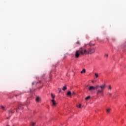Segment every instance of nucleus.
I'll use <instances>...</instances> for the list:
<instances>
[{
    "mask_svg": "<svg viewBox=\"0 0 126 126\" xmlns=\"http://www.w3.org/2000/svg\"><path fill=\"white\" fill-rule=\"evenodd\" d=\"M94 53H95V49L94 48H90L89 49V51H87L83 47H80L79 50L76 51L75 58L78 59L80 57V55H92Z\"/></svg>",
    "mask_w": 126,
    "mask_h": 126,
    "instance_id": "obj_1",
    "label": "nucleus"
},
{
    "mask_svg": "<svg viewBox=\"0 0 126 126\" xmlns=\"http://www.w3.org/2000/svg\"><path fill=\"white\" fill-rule=\"evenodd\" d=\"M106 84H104L102 85H96L95 87L93 86H90L88 88V90L89 91H92V90H96L97 89L96 91V95L97 96H99V94H102L103 92H104V89L106 88Z\"/></svg>",
    "mask_w": 126,
    "mask_h": 126,
    "instance_id": "obj_2",
    "label": "nucleus"
},
{
    "mask_svg": "<svg viewBox=\"0 0 126 126\" xmlns=\"http://www.w3.org/2000/svg\"><path fill=\"white\" fill-rule=\"evenodd\" d=\"M24 109V107H23V105L20 104L18 107V109H17V112L18 113V110H23Z\"/></svg>",
    "mask_w": 126,
    "mask_h": 126,
    "instance_id": "obj_3",
    "label": "nucleus"
},
{
    "mask_svg": "<svg viewBox=\"0 0 126 126\" xmlns=\"http://www.w3.org/2000/svg\"><path fill=\"white\" fill-rule=\"evenodd\" d=\"M51 102L52 103V106H55L57 105V103H56V101H55V99H52Z\"/></svg>",
    "mask_w": 126,
    "mask_h": 126,
    "instance_id": "obj_4",
    "label": "nucleus"
},
{
    "mask_svg": "<svg viewBox=\"0 0 126 126\" xmlns=\"http://www.w3.org/2000/svg\"><path fill=\"white\" fill-rule=\"evenodd\" d=\"M13 113H14L12 110L10 109L8 111V114L10 116H11V115L13 114Z\"/></svg>",
    "mask_w": 126,
    "mask_h": 126,
    "instance_id": "obj_5",
    "label": "nucleus"
},
{
    "mask_svg": "<svg viewBox=\"0 0 126 126\" xmlns=\"http://www.w3.org/2000/svg\"><path fill=\"white\" fill-rule=\"evenodd\" d=\"M111 111H112V109H111V108H107V109H106V113H107V114H109L110 113V112H111Z\"/></svg>",
    "mask_w": 126,
    "mask_h": 126,
    "instance_id": "obj_6",
    "label": "nucleus"
},
{
    "mask_svg": "<svg viewBox=\"0 0 126 126\" xmlns=\"http://www.w3.org/2000/svg\"><path fill=\"white\" fill-rule=\"evenodd\" d=\"M67 88H66V85H64V86L63 87L62 90H63V91H64L65 90H66Z\"/></svg>",
    "mask_w": 126,
    "mask_h": 126,
    "instance_id": "obj_7",
    "label": "nucleus"
},
{
    "mask_svg": "<svg viewBox=\"0 0 126 126\" xmlns=\"http://www.w3.org/2000/svg\"><path fill=\"white\" fill-rule=\"evenodd\" d=\"M0 107H1V109H2V110H3V111H6V109H5V106L1 105Z\"/></svg>",
    "mask_w": 126,
    "mask_h": 126,
    "instance_id": "obj_8",
    "label": "nucleus"
},
{
    "mask_svg": "<svg viewBox=\"0 0 126 126\" xmlns=\"http://www.w3.org/2000/svg\"><path fill=\"white\" fill-rule=\"evenodd\" d=\"M51 97H52V100H55V97H56V96L53 94H51Z\"/></svg>",
    "mask_w": 126,
    "mask_h": 126,
    "instance_id": "obj_9",
    "label": "nucleus"
},
{
    "mask_svg": "<svg viewBox=\"0 0 126 126\" xmlns=\"http://www.w3.org/2000/svg\"><path fill=\"white\" fill-rule=\"evenodd\" d=\"M86 72V70L85 69H83L82 71H81V73H85Z\"/></svg>",
    "mask_w": 126,
    "mask_h": 126,
    "instance_id": "obj_10",
    "label": "nucleus"
},
{
    "mask_svg": "<svg viewBox=\"0 0 126 126\" xmlns=\"http://www.w3.org/2000/svg\"><path fill=\"white\" fill-rule=\"evenodd\" d=\"M94 76H95V78H98L99 77V75L97 73H94Z\"/></svg>",
    "mask_w": 126,
    "mask_h": 126,
    "instance_id": "obj_11",
    "label": "nucleus"
},
{
    "mask_svg": "<svg viewBox=\"0 0 126 126\" xmlns=\"http://www.w3.org/2000/svg\"><path fill=\"white\" fill-rule=\"evenodd\" d=\"M40 97H37L36 98V102H39L40 101Z\"/></svg>",
    "mask_w": 126,
    "mask_h": 126,
    "instance_id": "obj_12",
    "label": "nucleus"
},
{
    "mask_svg": "<svg viewBox=\"0 0 126 126\" xmlns=\"http://www.w3.org/2000/svg\"><path fill=\"white\" fill-rule=\"evenodd\" d=\"M67 96H70V95H71V92H70V91H68L67 93Z\"/></svg>",
    "mask_w": 126,
    "mask_h": 126,
    "instance_id": "obj_13",
    "label": "nucleus"
},
{
    "mask_svg": "<svg viewBox=\"0 0 126 126\" xmlns=\"http://www.w3.org/2000/svg\"><path fill=\"white\" fill-rule=\"evenodd\" d=\"M89 99H90V96H88V97L85 98V100H86V101L89 100Z\"/></svg>",
    "mask_w": 126,
    "mask_h": 126,
    "instance_id": "obj_14",
    "label": "nucleus"
},
{
    "mask_svg": "<svg viewBox=\"0 0 126 126\" xmlns=\"http://www.w3.org/2000/svg\"><path fill=\"white\" fill-rule=\"evenodd\" d=\"M108 90H110V91L112 90V86L111 85H109L108 86Z\"/></svg>",
    "mask_w": 126,
    "mask_h": 126,
    "instance_id": "obj_15",
    "label": "nucleus"
},
{
    "mask_svg": "<svg viewBox=\"0 0 126 126\" xmlns=\"http://www.w3.org/2000/svg\"><path fill=\"white\" fill-rule=\"evenodd\" d=\"M89 45L90 46H95V44H92V43L91 42L89 43Z\"/></svg>",
    "mask_w": 126,
    "mask_h": 126,
    "instance_id": "obj_16",
    "label": "nucleus"
},
{
    "mask_svg": "<svg viewBox=\"0 0 126 126\" xmlns=\"http://www.w3.org/2000/svg\"><path fill=\"white\" fill-rule=\"evenodd\" d=\"M107 95H108V96H112V93H111L110 92H108Z\"/></svg>",
    "mask_w": 126,
    "mask_h": 126,
    "instance_id": "obj_17",
    "label": "nucleus"
},
{
    "mask_svg": "<svg viewBox=\"0 0 126 126\" xmlns=\"http://www.w3.org/2000/svg\"><path fill=\"white\" fill-rule=\"evenodd\" d=\"M35 125V123H34V122H32V126H34Z\"/></svg>",
    "mask_w": 126,
    "mask_h": 126,
    "instance_id": "obj_18",
    "label": "nucleus"
},
{
    "mask_svg": "<svg viewBox=\"0 0 126 126\" xmlns=\"http://www.w3.org/2000/svg\"><path fill=\"white\" fill-rule=\"evenodd\" d=\"M104 57L105 58H108V57H109V55L108 54H105Z\"/></svg>",
    "mask_w": 126,
    "mask_h": 126,
    "instance_id": "obj_19",
    "label": "nucleus"
},
{
    "mask_svg": "<svg viewBox=\"0 0 126 126\" xmlns=\"http://www.w3.org/2000/svg\"><path fill=\"white\" fill-rule=\"evenodd\" d=\"M58 90H59V93H61V92H62V89L59 88V89H58Z\"/></svg>",
    "mask_w": 126,
    "mask_h": 126,
    "instance_id": "obj_20",
    "label": "nucleus"
},
{
    "mask_svg": "<svg viewBox=\"0 0 126 126\" xmlns=\"http://www.w3.org/2000/svg\"><path fill=\"white\" fill-rule=\"evenodd\" d=\"M77 107H78V108H81V104H79V105H77Z\"/></svg>",
    "mask_w": 126,
    "mask_h": 126,
    "instance_id": "obj_21",
    "label": "nucleus"
},
{
    "mask_svg": "<svg viewBox=\"0 0 126 126\" xmlns=\"http://www.w3.org/2000/svg\"><path fill=\"white\" fill-rule=\"evenodd\" d=\"M76 43L78 45H80V42L79 41H77Z\"/></svg>",
    "mask_w": 126,
    "mask_h": 126,
    "instance_id": "obj_22",
    "label": "nucleus"
},
{
    "mask_svg": "<svg viewBox=\"0 0 126 126\" xmlns=\"http://www.w3.org/2000/svg\"><path fill=\"white\" fill-rule=\"evenodd\" d=\"M71 94H72V95H75V93H74V92H73L71 93Z\"/></svg>",
    "mask_w": 126,
    "mask_h": 126,
    "instance_id": "obj_23",
    "label": "nucleus"
},
{
    "mask_svg": "<svg viewBox=\"0 0 126 126\" xmlns=\"http://www.w3.org/2000/svg\"><path fill=\"white\" fill-rule=\"evenodd\" d=\"M86 46H87V44H85L84 45V48H86Z\"/></svg>",
    "mask_w": 126,
    "mask_h": 126,
    "instance_id": "obj_24",
    "label": "nucleus"
},
{
    "mask_svg": "<svg viewBox=\"0 0 126 126\" xmlns=\"http://www.w3.org/2000/svg\"><path fill=\"white\" fill-rule=\"evenodd\" d=\"M9 119V117H7V120H8Z\"/></svg>",
    "mask_w": 126,
    "mask_h": 126,
    "instance_id": "obj_25",
    "label": "nucleus"
},
{
    "mask_svg": "<svg viewBox=\"0 0 126 126\" xmlns=\"http://www.w3.org/2000/svg\"><path fill=\"white\" fill-rule=\"evenodd\" d=\"M92 83H94V81H92Z\"/></svg>",
    "mask_w": 126,
    "mask_h": 126,
    "instance_id": "obj_26",
    "label": "nucleus"
},
{
    "mask_svg": "<svg viewBox=\"0 0 126 126\" xmlns=\"http://www.w3.org/2000/svg\"><path fill=\"white\" fill-rule=\"evenodd\" d=\"M32 85H34V83H32Z\"/></svg>",
    "mask_w": 126,
    "mask_h": 126,
    "instance_id": "obj_27",
    "label": "nucleus"
},
{
    "mask_svg": "<svg viewBox=\"0 0 126 126\" xmlns=\"http://www.w3.org/2000/svg\"><path fill=\"white\" fill-rule=\"evenodd\" d=\"M18 95V94L16 95V97Z\"/></svg>",
    "mask_w": 126,
    "mask_h": 126,
    "instance_id": "obj_28",
    "label": "nucleus"
}]
</instances>
